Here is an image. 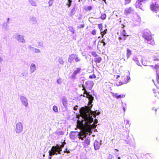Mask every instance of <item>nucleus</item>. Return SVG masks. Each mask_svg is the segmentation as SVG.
<instances>
[{
  "label": "nucleus",
  "instance_id": "obj_1",
  "mask_svg": "<svg viewBox=\"0 0 159 159\" xmlns=\"http://www.w3.org/2000/svg\"><path fill=\"white\" fill-rule=\"evenodd\" d=\"M88 106H85L82 107L80 110V116L86 121L89 124H91L93 121L92 116L90 115H93L94 117H96V111L91 110L93 105H90L88 103Z\"/></svg>",
  "mask_w": 159,
  "mask_h": 159
},
{
  "label": "nucleus",
  "instance_id": "obj_2",
  "mask_svg": "<svg viewBox=\"0 0 159 159\" xmlns=\"http://www.w3.org/2000/svg\"><path fill=\"white\" fill-rule=\"evenodd\" d=\"M90 125L87 121H85L84 119L81 120H77V128L81 130L78 134L80 139L83 140L84 138L86 136L87 132H89L91 131Z\"/></svg>",
  "mask_w": 159,
  "mask_h": 159
},
{
  "label": "nucleus",
  "instance_id": "obj_3",
  "mask_svg": "<svg viewBox=\"0 0 159 159\" xmlns=\"http://www.w3.org/2000/svg\"><path fill=\"white\" fill-rule=\"evenodd\" d=\"M142 37L145 40L147 41L148 43L152 45L155 44V42L152 37L151 32L149 30L144 31Z\"/></svg>",
  "mask_w": 159,
  "mask_h": 159
},
{
  "label": "nucleus",
  "instance_id": "obj_4",
  "mask_svg": "<svg viewBox=\"0 0 159 159\" xmlns=\"http://www.w3.org/2000/svg\"><path fill=\"white\" fill-rule=\"evenodd\" d=\"M64 147V145H60V146L57 145L56 146L52 147L51 150L49 151V154L50 156H52L55 154H60V152L62 151L61 148Z\"/></svg>",
  "mask_w": 159,
  "mask_h": 159
},
{
  "label": "nucleus",
  "instance_id": "obj_5",
  "mask_svg": "<svg viewBox=\"0 0 159 159\" xmlns=\"http://www.w3.org/2000/svg\"><path fill=\"white\" fill-rule=\"evenodd\" d=\"M82 87L83 88L82 90H84V95H83V96L84 97H86L89 99V105H90L93 102V100L94 98L92 96V95L89 94V93L87 92L85 89V87L83 85Z\"/></svg>",
  "mask_w": 159,
  "mask_h": 159
},
{
  "label": "nucleus",
  "instance_id": "obj_6",
  "mask_svg": "<svg viewBox=\"0 0 159 159\" xmlns=\"http://www.w3.org/2000/svg\"><path fill=\"white\" fill-rule=\"evenodd\" d=\"M150 9L152 11L156 13H158L159 14L157 16L159 17V7L157 3L155 2L151 4L150 5Z\"/></svg>",
  "mask_w": 159,
  "mask_h": 159
},
{
  "label": "nucleus",
  "instance_id": "obj_7",
  "mask_svg": "<svg viewBox=\"0 0 159 159\" xmlns=\"http://www.w3.org/2000/svg\"><path fill=\"white\" fill-rule=\"evenodd\" d=\"M147 1V0H137L135 3L136 7L142 9Z\"/></svg>",
  "mask_w": 159,
  "mask_h": 159
},
{
  "label": "nucleus",
  "instance_id": "obj_8",
  "mask_svg": "<svg viewBox=\"0 0 159 159\" xmlns=\"http://www.w3.org/2000/svg\"><path fill=\"white\" fill-rule=\"evenodd\" d=\"M129 79V77L128 76L124 75L122 76L121 78V80H120V81L119 82L118 85H120L127 83Z\"/></svg>",
  "mask_w": 159,
  "mask_h": 159
},
{
  "label": "nucleus",
  "instance_id": "obj_9",
  "mask_svg": "<svg viewBox=\"0 0 159 159\" xmlns=\"http://www.w3.org/2000/svg\"><path fill=\"white\" fill-rule=\"evenodd\" d=\"M128 36L129 35L126 32L125 30H123L121 33L119 38L121 40H125L126 39V37Z\"/></svg>",
  "mask_w": 159,
  "mask_h": 159
},
{
  "label": "nucleus",
  "instance_id": "obj_10",
  "mask_svg": "<svg viewBox=\"0 0 159 159\" xmlns=\"http://www.w3.org/2000/svg\"><path fill=\"white\" fill-rule=\"evenodd\" d=\"M23 129L22 124L20 123H19L16 124V131L17 133H19L21 132Z\"/></svg>",
  "mask_w": 159,
  "mask_h": 159
},
{
  "label": "nucleus",
  "instance_id": "obj_11",
  "mask_svg": "<svg viewBox=\"0 0 159 159\" xmlns=\"http://www.w3.org/2000/svg\"><path fill=\"white\" fill-rule=\"evenodd\" d=\"M133 11V8L132 7H130L126 8L125 9L124 13L125 15H128L131 14Z\"/></svg>",
  "mask_w": 159,
  "mask_h": 159
},
{
  "label": "nucleus",
  "instance_id": "obj_12",
  "mask_svg": "<svg viewBox=\"0 0 159 159\" xmlns=\"http://www.w3.org/2000/svg\"><path fill=\"white\" fill-rule=\"evenodd\" d=\"M81 70V69L80 68H77L76 70L74 71L71 76L72 78H75L76 77V75L80 72Z\"/></svg>",
  "mask_w": 159,
  "mask_h": 159
},
{
  "label": "nucleus",
  "instance_id": "obj_13",
  "mask_svg": "<svg viewBox=\"0 0 159 159\" xmlns=\"http://www.w3.org/2000/svg\"><path fill=\"white\" fill-rule=\"evenodd\" d=\"M75 54H72L70 55L68 59V61L69 62L71 63L74 62L75 60Z\"/></svg>",
  "mask_w": 159,
  "mask_h": 159
},
{
  "label": "nucleus",
  "instance_id": "obj_14",
  "mask_svg": "<svg viewBox=\"0 0 159 159\" xmlns=\"http://www.w3.org/2000/svg\"><path fill=\"white\" fill-rule=\"evenodd\" d=\"M16 39L19 41L21 42L22 43H25V40L23 38V37L22 36L20 35H18L16 37Z\"/></svg>",
  "mask_w": 159,
  "mask_h": 159
},
{
  "label": "nucleus",
  "instance_id": "obj_15",
  "mask_svg": "<svg viewBox=\"0 0 159 159\" xmlns=\"http://www.w3.org/2000/svg\"><path fill=\"white\" fill-rule=\"evenodd\" d=\"M22 104L25 107H27L28 105V102L27 99L23 97L21 98Z\"/></svg>",
  "mask_w": 159,
  "mask_h": 159
},
{
  "label": "nucleus",
  "instance_id": "obj_16",
  "mask_svg": "<svg viewBox=\"0 0 159 159\" xmlns=\"http://www.w3.org/2000/svg\"><path fill=\"white\" fill-rule=\"evenodd\" d=\"M102 60V58L101 57H95L94 59V61L96 64L101 63Z\"/></svg>",
  "mask_w": 159,
  "mask_h": 159
},
{
  "label": "nucleus",
  "instance_id": "obj_17",
  "mask_svg": "<svg viewBox=\"0 0 159 159\" xmlns=\"http://www.w3.org/2000/svg\"><path fill=\"white\" fill-rule=\"evenodd\" d=\"M153 91L155 96L157 97H159V88L157 89H154Z\"/></svg>",
  "mask_w": 159,
  "mask_h": 159
},
{
  "label": "nucleus",
  "instance_id": "obj_18",
  "mask_svg": "<svg viewBox=\"0 0 159 159\" xmlns=\"http://www.w3.org/2000/svg\"><path fill=\"white\" fill-rule=\"evenodd\" d=\"M94 146L95 150H98L100 148V145L98 142H95L94 143Z\"/></svg>",
  "mask_w": 159,
  "mask_h": 159
},
{
  "label": "nucleus",
  "instance_id": "obj_19",
  "mask_svg": "<svg viewBox=\"0 0 159 159\" xmlns=\"http://www.w3.org/2000/svg\"><path fill=\"white\" fill-rule=\"evenodd\" d=\"M132 52L131 51L129 48H127L126 51V56L127 58H129L131 55Z\"/></svg>",
  "mask_w": 159,
  "mask_h": 159
},
{
  "label": "nucleus",
  "instance_id": "obj_20",
  "mask_svg": "<svg viewBox=\"0 0 159 159\" xmlns=\"http://www.w3.org/2000/svg\"><path fill=\"white\" fill-rule=\"evenodd\" d=\"M35 66L34 64H32L30 66V70L31 72H34L36 70Z\"/></svg>",
  "mask_w": 159,
  "mask_h": 159
},
{
  "label": "nucleus",
  "instance_id": "obj_21",
  "mask_svg": "<svg viewBox=\"0 0 159 159\" xmlns=\"http://www.w3.org/2000/svg\"><path fill=\"white\" fill-rule=\"evenodd\" d=\"M90 140L88 139H86L84 143V144L85 146H88L90 144Z\"/></svg>",
  "mask_w": 159,
  "mask_h": 159
},
{
  "label": "nucleus",
  "instance_id": "obj_22",
  "mask_svg": "<svg viewBox=\"0 0 159 159\" xmlns=\"http://www.w3.org/2000/svg\"><path fill=\"white\" fill-rule=\"evenodd\" d=\"M106 17L107 16L105 14H102L100 16L102 20L105 19L106 18Z\"/></svg>",
  "mask_w": 159,
  "mask_h": 159
},
{
  "label": "nucleus",
  "instance_id": "obj_23",
  "mask_svg": "<svg viewBox=\"0 0 159 159\" xmlns=\"http://www.w3.org/2000/svg\"><path fill=\"white\" fill-rule=\"evenodd\" d=\"M107 29H106L105 30L103 31H101V35L102 37L103 38L104 35L105 34L107 33Z\"/></svg>",
  "mask_w": 159,
  "mask_h": 159
},
{
  "label": "nucleus",
  "instance_id": "obj_24",
  "mask_svg": "<svg viewBox=\"0 0 159 159\" xmlns=\"http://www.w3.org/2000/svg\"><path fill=\"white\" fill-rule=\"evenodd\" d=\"M75 61L76 62H78L81 61L80 59L76 54L75 55Z\"/></svg>",
  "mask_w": 159,
  "mask_h": 159
},
{
  "label": "nucleus",
  "instance_id": "obj_25",
  "mask_svg": "<svg viewBox=\"0 0 159 159\" xmlns=\"http://www.w3.org/2000/svg\"><path fill=\"white\" fill-rule=\"evenodd\" d=\"M91 54L93 57H96L98 56V55L96 52L93 51L92 52H91Z\"/></svg>",
  "mask_w": 159,
  "mask_h": 159
},
{
  "label": "nucleus",
  "instance_id": "obj_26",
  "mask_svg": "<svg viewBox=\"0 0 159 159\" xmlns=\"http://www.w3.org/2000/svg\"><path fill=\"white\" fill-rule=\"evenodd\" d=\"M53 110L55 112H57L58 111L57 107L56 106H54L52 108Z\"/></svg>",
  "mask_w": 159,
  "mask_h": 159
},
{
  "label": "nucleus",
  "instance_id": "obj_27",
  "mask_svg": "<svg viewBox=\"0 0 159 159\" xmlns=\"http://www.w3.org/2000/svg\"><path fill=\"white\" fill-rule=\"evenodd\" d=\"M98 27L100 30V31H101L102 30V24H99L98 25Z\"/></svg>",
  "mask_w": 159,
  "mask_h": 159
},
{
  "label": "nucleus",
  "instance_id": "obj_28",
  "mask_svg": "<svg viewBox=\"0 0 159 159\" xmlns=\"http://www.w3.org/2000/svg\"><path fill=\"white\" fill-rule=\"evenodd\" d=\"M92 8H93L91 6H89L88 7H87V8L85 9V10L86 11H90L92 9Z\"/></svg>",
  "mask_w": 159,
  "mask_h": 159
},
{
  "label": "nucleus",
  "instance_id": "obj_29",
  "mask_svg": "<svg viewBox=\"0 0 159 159\" xmlns=\"http://www.w3.org/2000/svg\"><path fill=\"white\" fill-rule=\"evenodd\" d=\"M89 77L90 79H93V78H96V77L95 75L93 74L92 75H90Z\"/></svg>",
  "mask_w": 159,
  "mask_h": 159
},
{
  "label": "nucleus",
  "instance_id": "obj_30",
  "mask_svg": "<svg viewBox=\"0 0 159 159\" xmlns=\"http://www.w3.org/2000/svg\"><path fill=\"white\" fill-rule=\"evenodd\" d=\"M132 0H125V4H127L130 3Z\"/></svg>",
  "mask_w": 159,
  "mask_h": 159
},
{
  "label": "nucleus",
  "instance_id": "obj_31",
  "mask_svg": "<svg viewBox=\"0 0 159 159\" xmlns=\"http://www.w3.org/2000/svg\"><path fill=\"white\" fill-rule=\"evenodd\" d=\"M33 51L35 53H39L40 52V50L37 49H34Z\"/></svg>",
  "mask_w": 159,
  "mask_h": 159
},
{
  "label": "nucleus",
  "instance_id": "obj_32",
  "mask_svg": "<svg viewBox=\"0 0 159 159\" xmlns=\"http://www.w3.org/2000/svg\"><path fill=\"white\" fill-rule=\"evenodd\" d=\"M91 34L93 35H95L96 34V30H93L91 32Z\"/></svg>",
  "mask_w": 159,
  "mask_h": 159
},
{
  "label": "nucleus",
  "instance_id": "obj_33",
  "mask_svg": "<svg viewBox=\"0 0 159 159\" xmlns=\"http://www.w3.org/2000/svg\"><path fill=\"white\" fill-rule=\"evenodd\" d=\"M84 26V24H82L78 26V28L79 29L83 28Z\"/></svg>",
  "mask_w": 159,
  "mask_h": 159
},
{
  "label": "nucleus",
  "instance_id": "obj_34",
  "mask_svg": "<svg viewBox=\"0 0 159 159\" xmlns=\"http://www.w3.org/2000/svg\"><path fill=\"white\" fill-rule=\"evenodd\" d=\"M53 2V1H51V0H49V2H48V4H49V6H52V5Z\"/></svg>",
  "mask_w": 159,
  "mask_h": 159
},
{
  "label": "nucleus",
  "instance_id": "obj_35",
  "mask_svg": "<svg viewBox=\"0 0 159 159\" xmlns=\"http://www.w3.org/2000/svg\"><path fill=\"white\" fill-rule=\"evenodd\" d=\"M123 96V95H117V96H116V98L117 99H119L120 98H122Z\"/></svg>",
  "mask_w": 159,
  "mask_h": 159
},
{
  "label": "nucleus",
  "instance_id": "obj_36",
  "mask_svg": "<svg viewBox=\"0 0 159 159\" xmlns=\"http://www.w3.org/2000/svg\"><path fill=\"white\" fill-rule=\"evenodd\" d=\"M68 1L69 2V3L68 4V6L69 7H70V6L71 3L72 2V0H68Z\"/></svg>",
  "mask_w": 159,
  "mask_h": 159
},
{
  "label": "nucleus",
  "instance_id": "obj_37",
  "mask_svg": "<svg viewBox=\"0 0 159 159\" xmlns=\"http://www.w3.org/2000/svg\"><path fill=\"white\" fill-rule=\"evenodd\" d=\"M57 82L58 84H60L61 83L62 81L60 79H58L57 80Z\"/></svg>",
  "mask_w": 159,
  "mask_h": 159
},
{
  "label": "nucleus",
  "instance_id": "obj_38",
  "mask_svg": "<svg viewBox=\"0 0 159 159\" xmlns=\"http://www.w3.org/2000/svg\"><path fill=\"white\" fill-rule=\"evenodd\" d=\"M113 157V156L111 155L110 154L108 157V159H112Z\"/></svg>",
  "mask_w": 159,
  "mask_h": 159
},
{
  "label": "nucleus",
  "instance_id": "obj_39",
  "mask_svg": "<svg viewBox=\"0 0 159 159\" xmlns=\"http://www.w3.org/2000/svg\"><path fill=\"white\" fill-rule=\"evenodd\" d=\"M75 9H72L71 11V15H73L74 14V12L75 11Z\"/></svg>",
  "mask_w": 159,
  "mask_h": 159
},
{
  "label": "nucleus",
  "instance_id": "obj_40",
  "mask_svg": "<svg viewBox=\"0 0 159 159\" xmlns=\"http://www.w3.org/2000/svg\"><path fill=\"white\" fill-rule=\"evenodd\" d=\"M112 95L114 97L116 98V96H117V93H113Z\"/></svg>",
  "mask_w": 159,
  "mask_h": 159
},
{
  "label": "nucleus",
  "instance_id": "obj_41",
  "mask_svg": "<svg viewBox=\"0 0 159 159\" xmlns=\"http://www.w3.org/2000/svg\"><path fill=\"white\" fill-rule=\"evenodd\" d=\"M154 68L156 69H158L159 68V66L158 65H156L154 66Z\"/></svg>",
  "mask_w": 159,
  "mask_h": 159
},
{
  "label": "nucleus",
  "instance_id": "obj_42",
  "mask_svg": "<svg viewBox=\"0 0 159 159\" xmlns=\"http://www.w3.org/2000/svg\"><path fill=\"white\" fill-rule=\"evenodd\" d=\"M78 107V106L77 105H76L75 106V107H74V109L75 110H76L77 109Z\"/></svg>",
  "mask_w": 159,
  "mask_h": 159
},
{
  "label": "nucleus",
  "instance_id": "obj_43",
  "mask_svg": "<svg viewBox=\"0 0 159 159\" xmlns=\"http://www.w3.org/2000/svg\"><path fill=\"white\" fill-rule=\"evenodd\" d=\"M101 43H103V46H104L106 44V43H105L104 42V41H103V40H102V41H101Z\"/></svg>",
  "mask_w": 159,
  "mask_h": 159
},
{
  "label": "nucleus",
  "instance_id": "obj_44",
  "mask_svg": "<svg viewBox=\"0 0 159 159\" xmlns=\"http://www.w3.org/2000/svg\"><path fill=\"white\" fill-rule=\"evenodd\" d=\"M62 103H63V104L64 105V104H65L67 103V102H66V101H63Z\"/></svg>",
  "mask_w": 159,
  "mask_h": 159
},
{
  "label": "nucleus",
  "instance_id": "obj_45",
  "mask_svg": "<svg viewBox=\"0 0 159 159\" xmlns=\"http://www.w3.org/2000/svg\"><path fill=\"white\" fill-rule=\"evenodd\" d=\"M94 123L95 124H97L98 123V120L96 119L94 120Z\"/></svg>",
  "mask_w": 159,
  "mask_h": 159
},
{
  "label": "nucleus",
  "instance_id": "obj_46",
  "mask_svg": "<svg viewBox=\"0 0 159 159\" xmlns=\"http://www.w3.org/2000/svg\"><path fill=\"white\" fill-rule=\"evenodd\" d=\"M100 114V112H96V115H98Z\"/></svg>",
  "mask_w": 159,
  "mask_h": 159
},
{
  "label": "nucleus",
  "instance_id": "obj_47",
  "mask_svg": "<svg viewBox=\"0 0 159 159\" xmlns=\"http://www.w3.org/2000/svg\"><path fill=\"white\" fill-rule=\"evenodd\" d=\"M157 76L158 79L157 80V81L158 82L159 81V75H157Z\"/></svg>",
  "mask_w": 159,
  "mask_h": 159
},
{
  "label": "nucleus",
  "instance_id": "obj_48",
  "mask_svg": "<svg viewBox=\"0 0 159 159\" xmlns=\"http://www.w3.org/2000/svg\"><path fill=\"white\" fill-rule=\"evenodd\" d=\"M138 19H139V22H140V21H141L140 18V17H138Z\"/></svg>",
  "mask_w": 159,
  "mask_h": 159
},
{
  "label": "nucleus",
  "instance_id": "obj_49",
  "mask_svg": "<svg viewBox=\"0 0 159 159\" xmlns=\"http://www.w3.org/2000/svg\"><path fill=\"white\" fill-rule=\"evenodd\" d=\"M154 61H159V59H154Z\"/></svg>",
  "mask_w": 159,
  "mask_h": 159
},
{
  "label": "nucleus",
  "instance_id": "obj_50",
  "mask_svg": "<svg viewBox=\"0 0 159 159\" xmlns=\"http://www.w3.org/2000/svg\"><path fill=\"white\" fill-rule=\"evenodd\" d=\"M120 77V75H117V77H116V78L117 79V78H118L119 77Z\"/></svg>",
  "mask_w": 159,
  "mask_h": 159
},
{
  "label": "nucleus",
  "instance_id": "obj_51",
  "mask_svg": "<svg viewBox=\"0 0 159 159\" xmlns=\"http://www.w3.org/2000/svg\"><path fill=\"white\" fill-rule=\"evenodd\" d=\"M106 4H107V2L106 0H103Z\"/></svg>",
  "mask_w": 159,
  "mask_h": 159
},
{
  "label": "nucleus",
  "instance_id": "obj_52",
  "mask_svg": "<svg viewBox=\"0 0 159 159\" xmlns=\"http://www.w3.org/2000/svg\"><path fill=\"white\" fill-rule=\"evenodd\" d=\"M127 122H128V123H127V124H128V125L129 126V125H129V122H128V121H127Z\"/></svg>",
  "mask_w": 159,
  "mask_h": 159
},
{
  "label": "nucleus",
  "instance_id": "obj_53",
  "mask_svg": "<svg viewBox=\"0 0 159 159\" xmlns=\"http://www.w3.org/2000/svg\"><path fill=\"white\" fill-rule=\"evenodd\" d=\"M115 150L116 151H117V152H118V151H119V150H118V149H115Z\"/></svg>",
  "mask_w": 159,
  "mask_h": 159
},
{
  "label": "nucleus",
  "instance_id": "obj_54",
  "mask_svg": "<svg viewBox=\"0 0 159 159\" xmlns=\"http://www.w3.org/2000/svg\"><path fill=\"white\" fill-rule=\"evenodd\" d=\"M118 159H121L120 157H118Z\"/></svg>",
  "mask_w": 159,
  "mask_h": 159
},
{
  "label": "nucleus",
  "instance_id": "obj_55",
  "mask_svg": "<svg viewBox=\"0 0 159 159\" xmlns=\"http://www.w3.org/2000/svg\"><path fill=\"white\" fill-rule=\"evenodd\" d=\"M88 84V82H86L85 83V84Z\"/></svg>",
  "mask_w": 159,
  "mask_h": 159
},
{
  "label": "nucleus",
  "instance_id": "obj_56",
  "mask_svg": "<svg viewBox=\"0 0 159 159\" xmlns=\"http://www.w3.org/2000/svg\"><path fill=\"white\" fill-rule=\"evenodd\" d=\"M124 61H125V59H124Z\"/></svg>",
  "mask_w": 159,
  "mask_h": 159
},
{
  "label": "nucleus",
  "instance_id": "obj_57",
  "mask_svg": "<svg viewBox=\"0 0 159 159\" xmlns=\"http://www.w3.org/2000/svg\"><path fill=\"white\" fill-rule=\"evenodd\" d=\"M30 48H32V47H31L30 46Z\"/></svg>",
  "mask_w": 159,
  "mask_h": 159
},
{
  "label": "nucleus",
  "instance_id": "obj_58",
  "mask_svg": "<svg viewBox=\"0 0 159 159\" xmlns=\"http://www.w3.org/2000/svg\"><path fill=\"white\" fill-rule=\"evenodd\" d=\"M77 129V128H75V129Z\"/></svg>",
  "mask_w": 159,
  "mask_h": 159
}]
</instances>
